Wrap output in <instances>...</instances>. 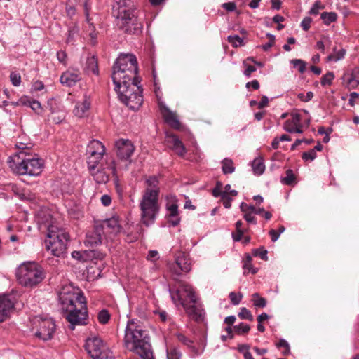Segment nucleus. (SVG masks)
<instances>
[{"label": "nucleus", "mask_w": 359, "mask_h": 359, "mask_svg": "<svg viewBox=\"0 0 359 359\" xmlns=\"http://www.w3.org/2000/svg\"><path fill=\"white\" fill-rule=\"evenodd\" d=\"M59 300L70 330H74L76 325L87 324L86 299L79 288L72 285L63 287L59 292Z\"/></svg>", "instance_id": "f257e3e1"}, {"label": "nucleus", "mask_w": 359, "mask_h": 359, "mask_svg": "<svg viewBox=\"0 0 359 359\" xmlns=\"http://www.w3.org/2000/svg\"><path fill=\"white\" fill-rule=\"evenodd\" d=\"M149 340V331L142 322L134 319L128 322L123 340L128 350L140 355L142 359H154Z\"/></svg>", "instance_id": "f03ea898"}, {"label": "nucleus", "mask_w": 359, "mask_h": 359, "mask_svg": "<svg viewBox=\"0 0 359 359\" xmlns=\"http://www.w3.org/2000/svg\"><path fill=\"white\" fill-rule=\"evenodd\" d=\"M138 72L137 61L133 54H121L113 66L111 79L114 89L121 88L123 81L132 82L135 85L140 83L137 76Z\"/></svg>", "instance_id": "7ed1b4c3"}, {"label": "nucleus", "mask_w": 359, "mask_h": 359, "mask_svg": "<svg viewBox=\"0 0 359 359\" xmlns=\"http://www.w3.org/2000/svg\"><path fill=\"white\" fill-rule=\"evenodd\" d=\"M116 18L118 28L129 34H139L142 32V22L138 18L137 11L130 0H121Z\"/></svg>", "instance_id": "20e7f679"}, {"label": "nucleus", "mask_w": 359, "mask_h": 359, "mask_svg": "<svg viewBox=\"0 0 359 359\" xmlns=\"http://www.w3.org/2000/svg\"><path fill=\"white\" fill-rule=\"evenodd\" d=\"M159 191L146 189L140 203L141 222L146 226L154 223L160 210Z\"/></svg>", "instance_id": "39448f33"}, {"label": "nucleus", "mask_w": 359, "mask_h": 359, "mask_svg": "<svg viewBox=\"0 0 359 359\" xmlns=\"http://www.w3.org/2000/svg\"><path fill=\"white\" fill-rule=\"evenodd\" d=\"M46 249L55 257L63 256L69 243V235L65 230L57 226L50 225L48 228V239L46 240Z\"/></svg>", "instance_id": "423d86ee"}, {"label": "nucleus", "mask_w": 359, "mask_h": 359, "mask_svg": "<svg viewBox=\"0 0 359 359\" xmlns=\"http://www.w3.org/2000/svg\"><path fill=\"white\" fill-rule=\"evenodd\" d=\"M19 283L25 287H33L45 278L42 268L35 262L22 264L16 271Z\"/></svg>", "instance_id": "0eeeda50"}, {"label": "nucleus", "mask_w": 359, "mask_h": 359, "mask_svg": "<svg viewBox=\"0 0 359 359\" xmlns=\"http://www.w3.org/2000/svg\"><path fill=\"white\" fill-rule=\"evenodd\" d=\"M118 93L120 100L133 110H137L143 103L142 88L139 83L123 81L121 88L115 90Z\"/></svg>", "instance_id": "6e6552de"}, {"label": "nucleus", "mask_w": 359, "mask_h": 359, "mask_svg": "<svg viewBox=\"0 0 359 359\" xmlns=\"http://www.w3.org/2000/svg\"><path fill=\"white\" fill-rule=\"evenodd\" d=\"M18 159L20 162L17 163L16 170L19 175H29L31 176H37L43 168V161L41 158H36L32 155H27L25 152L20 151Z\"/></svg>", "instance_id": "1a4fd4ad"}, {"label": "nucleus", "mask_w": 359, "mask_h": 359, "mask_svg": "<svg viewBox=\"0 0 359 359\" xmlns=\"http://www.w3.org/2000/svg\"><path fill=\"white\" fill-rule=\"evenodd\" d=\"M85 348L92 359H115L112 351L100 337H88Z\"/></svg>", "instance_id": "9d476101"}, {"label": "nucleus", "mask_w": 359, "mask_h": 359, "mask_svg": "<svg viewBox=\"0 0 359 359\" xmlns=\"http://www.w3.org/2000/svg\"><path fill=\"white\" fill-rule=\"evenodd\" d=\"M55 330L56 325L52 318L42 319L39 321L35 336L43 341H48L53 338Z\"/></svg>", "instance_id": "9b49d317"}, {"label": "nucleus", "mask_w": 359, "mask_h": 359, "mask_svg": "<svg viewBox=\"0 0 359 359\" xmlns=\"http://www.w3.org/2000/svg\"><path fill=\"white\" fill-rule=\"evenodd\" d=\"M117 157L122 161H128L126 165L131 163L130 157L135 151V147L132 142L128 139H120L115 142Z\"/></svg>", "instance_id": "f8f14e48"}, {"label": "nucleus", "mask_w": 359, "mask_h": 359, "mask_svg": "<svg viewBox=\"0 0 359 359\" xmlns=\"http://www.w3.org/2000/svg\"><path fill=\"white\" fill-rule=\"evenodd\" d=\"M171 298L174 302L176 301H179L180 304L184 305L185 299L184 298H187L190 300L191 303H196V294L193 290V288L191 285L187 284L181 285L179 288L174 292L172 290H170Z\"/></svg>", "instance_id": "ddd939ff"}, {"label": "nucleus", "mask_w": 359, "mask_h": 359, "mask_svg": "<svg viewBox=\"0 0 359 359\" xmlns=\"http://www.w3.org/2000/svg\"><path fill=\"white\" fill-rule=\"evenodd\" d=\"M107 166L102 169L96 168L95 170H89L91 175L93 177L95 181L97 184H105L109 180V174L107 173L105 170L108 169L111 170L113 175H116V167L115 161L111 160L109 163H107Z\"/></svg>", "instance_id": "4468645a"}, {"label": "nucleus", "mask_w": 359, "mask_h": 359, "mask_svg": "<svg viewBox=\"0 0 359 359\" xmlns=\"http://www.w3.org/2000/svg\"><path fill=\"white\" fill-rule=\"evenodd\" d=\"M176 266L170 268L175 274L180 275L181 272L187 273L191 271V266L189 255L184 252H178L175 257Z\"/></svg>", "instance_id": "2eb2a0df"}, {"label": "nucleus", "mask_w": 359, "mask_h": 359, "mask_svg": "<svg viewBox=\"0 0 359 359\" xmlns=\"http://www.w3.org/2000/svg\"><path fill=\"white\" fill-rule=\"evenodd\" d=\"M15 298L11 294L0 295V323L4 321L14 308Z\"/></svg>", "instance_id": "dca6fc26"}, {"label": "nucleus", "mask_w": 359, "mask_h": 359, "mask_svg": "<svg viewBox=\"0 0 359 359\" xmlns=\"http://www.w3.org/2000/svg\"><path fill=\"white\" fill-rule=\"evenodd\" d=\"M192 305H188L185 304L182 305L186 311L187 315L195 321H201L203 319L205 314L204 310L202 308V305L197 302L196 299V303H192Z\"/></svg>", "instance_id": "f3484780"}, {"label": "nucleus", "mask_w": 359, "mask_h": 359, "mask_svg": "<svg viewBox=\"0 0 359 359\" xmlns=\"http://www.w3.org/2000/svg\"><path fill=\"white\" fill-rule=\"evenodd\" d=\"M166 215L165 217L168 219L169 224L172 226H177L180 223V217H179L178 205L173 203H168L166 204Z\"/></svg>", "instance_id": "a211bd4d"}, {"label": "nucleus", "mask_w": 359, "mask_h": 359, "mask_svg": "<svg viewBox=\"0 0 359 359\" xmlns=\"http://www.w3.org/2000/svg\"><path fill=\"white\" fill-rule=\"evenodd\" d=\"M81 79L80 74L66 71L60 76V82L67 87L74 86Z\"/></svg>", "instance_id": "6ab92c4d"}, {"label": "nucleus", "mask_w": 359, "mask_h": 359, "mask_svg": "<svg viewBox=\"0 0 359 359\" xmlns=\"http://www.w3.org/2000/svg\"><path fill=\"white\" fill-rule=\"evenodd\" d=\"M165 121L172 128L180 129L181 124L175 113L171 111L168 108L165 107L162 111Z\"/></svg>", "instance_id": "aec40b11"}, {"label": "nucleus", "mask_w": 359, "mask_h": 359, "mask_svg": "<svg viewBox=\"0 0 359 359\" xmlns=\"http://www.w3.org/2000/svg\"><path fill=\"white\" fill-rule=\"evenodd\" d=\"M20 104H22V106L30 107L37 114H41L43 112L41 103L36 100L30 99L27 96L22 97L20 99Z\"/></svg>", "instance_id": "412c9836"}, {"label": "nucleus", "mask_w": 359, "mask_h": 359, "mask_svg": "<svg viewBox=\"0 0 359 359\" xmlns=\"http://www.w3.org/2000/svg\"><path fill=\"white\" fill-rule=\"evenodd\" d=\"M90 101L89 98L85 95L82 102H77L74 109V114L78 117H83L86 112L90 109Z\"/></svg>", "instance_id": "4be33fe9"}, {"label": "nucleus", "mask_w": 359, "mask_h": 359, "mask_svg": "<svg viewBox=\"0 0 359 359\" xmlns=\"http://www.w3.org/2000/svg\"><path fill=\"white\" fill-rule=\"evenodd\" d=\"M84 71L88 74L95 75L99 74L97 59L94 55H90L87 57Z\"/></svg>", "instance_id": "5701e85b"}, {"label": "nucleus", "mask_w": 359, "mask_h": 359, "mask_svg": "<svg viewBox=\"0 0 359 359\" xmlns=\"http://www.w3.org/2000/svg\"><path fill=\"white\" fill-rule=\"evenodd\" d=\"M88 154H104L105 147L102 143L97 140H93L89 142L87 147Z\"/></svg>", "instance_id": "b1692460"}, {"label": "nucleus", "mask_w": 359, "mask_h": 359, "mask_svg": "<svg viewBox=\"0 0 359 359\" xmlns=\"http://www.w3.org/2000/svg\"><path fill=\"white\" fill-rule=\"evenodd\" d=\"M85 243L90 247L97 246L102 243L101 233L97 231H93L86 235Z\"/></svg>", "instance_id": "393cba45"}, {"label": "nucleus", "mask_w": 359, "mask_h": 359, "mask_svg": "<svg viewBox=\"0 0 359 359\" xmlns=\"http://www.w3.org/2000/svg\"><path fill=\"white\" fill-rule=\"evenodd\" d=\"M175 336L177 340L187 346L195 355H198L201 353V351L192 345L193 341L190 339L187 338L184 334L178 332L175 334Z\"/></svg>", "instance_id": "a878e982"}, {"label": "nucleus", "mask_w": 359, "mask_h": 359, "mask_svg": "<svg viewBox=\"0 0 359 359\" xmlns=\"http://www.w3.org/2000/svg\"><path fill=\"white\" fill-rule=\"evenodd\" d=\"M104 154H88L87 164L89 170H94L97 168L100 161L102 160Z\"/></svg>", "instance_id": "bb28decb"}, {"label": "nucleus", "mask_w": 359, "mask_h": 359, "mask_svg": "<svg viewBox=\"0 0 359 359\" xmlns=\"http://www.w3.org/2000/svg\"><path fill=\"white\" fill-rule=\"evenodd\" d=\"M301 123V115L298 113H292L291 118L287 119L284 123V129L287 132L290 128L294 129V127L299 126Z\"/></svg>", "instance_id": "cd10ccee"}, {"label": "nucleus", "mask_w": 359, "mask_h": 359, "mask_svg": "<svg viewBox=\"0 0 359 359\" xmlns=\"http://www.w3.org/2000/svg\"><path fill=\"white\" fill-rule=\"evenodd\" d=\"M104 225L107 228L111 230V233H117L121 230V226L118 220L116 217L107 219L104 222Z\"/></svg>", "instance_id": "c85d7f7f"}, {"label": "nucleus", "mask_w": 359, "mask_h": 359, "mask_svg": "<svg viewBox=\"0 0 359 359\" xmlns=\"http://www.w3.org/2000/svg\"><path fill=\"white\" fill-rule=\"evenodd\" d=\"M240 209L242 212H248L250 214L261 215L264 212L263 208H256L253 205H248L244 202H242L240 205Z\"/></svg>", "instance_id": "c756f323"}, {"label": "nucleus", "mask_w": 359, "mask_h": 359, "mask_svg": "<svg viewBox=\"0 0 359 359\" xmlns=\"http://www.w3.org/2000/svg\"><path fill=\"white\" fill-rule=\"evenodd\" d=\"M252 168L255 175H260L265 170V165L263 159L261 158H255L252 163Z\"/></svg>", "instance_id": "7c9ffc66"}, {"label": "nucleus", "mask_w": 359, "mask_h": 359, "mask_svg": "<svg viewBox=\"0 0 359 359\" xmlns=\"http://www.w3.org/2000/svg\"><path fill=\"white\" fill-rule=\"evenodd\" d=\"M222 170L224 175L233 173L235 171V167L233 161L229 158H226L222 160Z\"/></svg>", "instance_id": "2f4dec72"}, {"label": "nucleus", "mask_w": 359, "mask_h": 359, "mask_svg": "<svg viewBox=\"0 0 359 359\" xmlns=\"http://www.w3.org/2000/svg\"><path fill=\"white\" fill-rule=\"evenodd\" d=\"M333 52L334 53L332 54H330L327 56V61L337 62L344 58L346 53L345 49L341 48L340 49L337 50V47L333 48Z\"/></svg>", "instance_id": "473e14b6"}, {"label": "nucleus", "mask_w": 359, "mask_h": 359, "mask_svg": "<svg viewBox=\"0 0 359 359\" xmlns=\"http://www.w3.org/2000/svg\"><path fill=\"white\" fill-rule=\"evenodd\" d=\"M79 27L76 25H74L69 27L67 43H73L76 38L79 36Z\"/></svg>", "instance_id": "72a5a7b5"}, {"label": "nucleus", "mask_w": 359, "mask_h": 359, "mask_svg": "<svg viewBox=\"0 0 359 359\" xmlns=\"http://www.w3.org/2000/svg\"><path fill=\"white\" fill-rule=\"evenodd\" d=\"M320 18L325 25H329L330 23L337 20V15L334 12H323L320 15Z\"/></svg>", "instance_id": "f704fd0d"}, {"label": "nucleus", "mask_w": 359, "mask_h": 359, "mask_svg": "<svg viewBox=\"0 0 359 359\" xmlns=\"http://www.w3.org/2000/svg\"><path fill=\"white\" fill-rule=\"evenodd\" d=\"M286 176L281 179V182L286 185H293L296 183V176L292 170L288 169L285 172Z\"/></svg>", "instance_id": "c9c22d12"}, {"label": "nucleus", "mask_w": 359, "mask_h": 359, "mask_svg": "<svg viewBox=\"0 0 359 359\" xmlns=\"http://www.w3.org/2000/svg\"><path fill=\"white\" fill-rule=\"evenodd\" d=\"M253 305L257 308H264L266 306V299L260 297L259 293H254L252 295Z\"/></svg>", "instance_id": "e433bc0d"}, {"label": "nucleus", "mask_w": 359, "mask_h": 359, "mask_svg": "<svg viewBox=\"0 0 359 359\" xmlns=\"http://www.w3.org/2000/svg\"><path fill=\"white\" fill-rule=\"evenodd\" d=\"M252 257L250 255H246L245 259L243 261V268L244 270H247L248 272H251L255 274L257 272V269L253 268L252 265Z\"/></svg>", "instance_id": "4c0bfd02"}, {"label": "nucleus", "mask_w": 359, "mask_h": 359, "mask_svg": "<svg viewBox=\"0 0 359 359\" xmlns=\"http://www.w3.org/2000/svg\"><path fill=\"white\" fill-rule=\"evenodd\" d=\"M228 41L235 48L243 46L245 45L243 39L238 35L229 36Z\"/></svg>", "instance_id": "58836bf2"}, {"label": "nucleus", "mask_w": 359, "mask_h": 359, "mask_svg": "<svg viewBox=\"0 0 359 359\" xmlns=\"http://www.w3.org/2000/svg\"><path fill=\"white\" fill-rule=\"evenodd\" d=\"M72 258L79 261L84 262L88 259V251H73L72 252Z\"/></svg>", "instance_id": "ea45409f"}, {"label": "nucleus", "mask_w": 359, "mask_h": 359, "mask_svg": "<svg viewBox=\"0 0 359 359\" xmlns=\"http://www.w3.org/2000/svg\"><path fill=\"white\" fill-rule=\"evenodd\" d=\"M233 328L235 332L238 335L247 334L250 330V325L245 324L244 323H241L239 325L234 326Z\"/></svg>", "instance_id": "a19ab883"}, {"label": "nucleus", "mask_w": 359, "mask_h": 359, "mask_svg": "<svg viewBox=\"0 0 359 359\" xmlns=\"http://www.w3.org/2000/svg\"><path fill=\"white\" fill-rule=\"evenodd\" d=\"M267 253H268V251L266 249H264V247L253 249L252 251V254L253 256L259 257L262 260H264V261L268 260Z\"/></svg>", "instance_id": "79ce46f5"}, {"label": "nucleus", "mask_w": 359, "mask_h": 359, "mask_svg": "<svg viewBox=\"0 0 359 359\" xmlns=\"http://www.w3.org/2000/svg\"><path fill=\"white\" fill-rule=\"evenodd\" d=\"M238 316L242 320H248L250 321H252L254 320L251 312L245 307L241 308Z\"/></svg>", "instance_id": "37998d69"}, {"label": "nucleus", "mask_w": 359, "mask_h": 359, "mask_svg": "<svg viewBox=\"0 0 359 359\" xmlns=\"http://www.w3.org/2000/svg\"><path fill=\"white\" fill-rule=\"evenodd\" d=\"M334 78V74L332 72H329L321 78L320 83L323 86H330L332 83V81Z\"/></svg>", "instance_id": "c03bdc74"}, {"label": "nucleus", "mask_w": 359, "mask_h": 359, "mask_svg": "<svg viewBox=\"0 0 359 359\" xmlns=\"http://www.w3.org/2000/svg\"><path fill=\"white\" fill-rule=\"evenodd\" d=\"M97 318L101 324H106L110 319V314L107 310L102 309L99 312Z\"/></svg>", "instance_id": "a18cd8bd"}, {"label": "nucleus", "mask_w": 359, "mask_h": 359, "mask_svg": "<svg viewBox=\"0 0 359 359\" xmlns=\"http://www.w3.org/2000/svg\"><path fill=\"white\" fill-rule=\"evenodd\" d=\"M148 187L147 189H156L159 191L158 187L159 182L156 176L149 177L146 181Z\"/></svg>", "instance_id": "49530a36"}, {"label": "nucleus", "mask_w": 359, "mask_h": 359, "mask_svg": "<svg viewBox=\"0 0 359 359\" xmlns=\"http://www.w3.org/2000/svg\"><path fill=\"white\" fill-rule=\"evenodd\" d=\"M182 353L177 348H172L167 351V359H181Z\"/></svg>", "instance_id": "de8ad7c7"}, {"label": "nucleus", "mask_w": 359, "mask_h": 359, "mask_svg": "<svg viewBox=\"0 0 359 359\" xmlns=\"http://www.w3.org/2000/svg\"><path fill=\"white\" fill-rule=\"evenodd\" d=\"M291 63L294 67L298 68L300 73H304L306 70V62L300 59H294L291 61Z\"/></svg>", "instance_id": "09e8293b"}, {"label": "nucleus", "mask_w": 359, "mask_h": 359, "mask_svg": "<svg viewBox=\"0 0 359 359\" xmlns=\"http://www.w3.org/2000/svg\"><path fill=\"white\" fill-rule=\"evenodd\" d=\"M243 297V294L241 292L236 294L234 292H230L229 295V297L233 305H238L241 302Z\"/></svg>", "instance_id": "8fccbe9b"}, {"label": "nucleus", "mask_w": 359, "mask_h": 359, "mask_svg": "<svg viewBox=\"0 0 359 359\" xmlns=\"http://www.w3.org/2000/svg\"><path fill=\"white\" fill-rule=\"evenodd\" d=\"M166 138V141L171 148L174 147L177 144L181 142L178 137L174 134H167Z\"/></svg>", "instance_id": "3c124183"}, {"label": "nucleus", "mask_w": 359, "mask_h": 359, "mask_svg": "<svg viewBox=\"0 0 359 359\" xmlns=\"http://www.w3.org/2000/svg\"><path fill=\"white\" fill-rule=\"evenodd\" d=\"M316 152L314 149H310L308 151L304 152L302 154V158L305 161H313L316 158Z\"/></svg>", "instance_id": "603ef678"}, {"label": "nucleus", "mask_w": 359, "mask_h": 359, "mask_svg": "<svg viewBox=\"0 0 359 359\" xmlns=\"http://www.w3.org/2000/svg\"><path fill=\"white\" fill-rule=\"evenodd\" d=\"M324 5H323L320 1H316L310 9L309 13L310 15H317L319 13V10L324 9Z\"/></svg>", "instance_id": "864d4df0"}, {"label": "nucleus", "mask_w": 359, "mask_h": 359, "mask_svg": "<svg viewBox=\"0 0 359 359\" xmlns=\"http://www.w3.org/2000/svg\"><path fill=\"white\" fill-rule=\"evenodd\" d=\"M243 65L245 68V70L243 71V74L248 78H249L251 76L252 73L255 72L257 70L255 66L248 64L246 61H243Z\"/></svg>", "instance_id": "5fc2aeb1"}, {"label": "nucleus", "mask_w": 359, "mask_h": 359, "mask_svg": "<svg viewBox=\"0 0 359 359\" xmlns=\"http://www.w3.org/2000/svg\"><path fill=\"white\" fill-rule=\"evenodd\" d=\"M10 79L14 86H19L21 83V76L19 73L15 72H11Z\"/></svg>", "instance_id": "6e6d98bb"}, {"label": "nucleus", "mask_w": 359, "mask_h": 359, "mask_svg": "<svg viewBox=\"0 0 359 359\" xmlns=\"http://www.w3.org/2000/svg\"><path fill=\"white\" fill-rule=\"evenodd\" d=\"M172 149L180 156H184L187 151L186 148L182 141L177 144V145H175L174 147H172Z\"/></svg>", "instance_id": "4d7b16f0"}, {"label": "nucleus", "mask_w": 359, "mask_h": 359, "mask_svg": "<svg viewBox=\"0 0 359 359\" xmlns=\"http://www.w3.org/2000/svg\"><path fill=\"white\" fill-rule=\"evenodd\" d=\"M222 183L219 181H217V183H216V186L215 187L212 189V195L215 196V197H219V196H222V194L224 193L222 191Z\"/></svg>", "instance_id": "13d9d810"}, {"label": "nucleus", "mask_w": 359, "mask_h": 359, "mask_svg": "<svg viewBox=\"0 0 359 359\" xmlns=\"http://www.w3.org/2000/svg\"><path fill=\"white\" fill-rule=\"evenodd\" d=\"M277 347L278 348H284L285 350L283 351V354L285 355H287L290 353V346H289V344L287 342L286 340L285 339H280L278 343L277 344Z\"/></svg>", "instance_id": "bf43d9fd"}, {"label": "nucleus", "mask_w": 359, "mask_h": 359, "mask_svg": "<svg viewBox=\"0 0 359 359\" xmlns=\"http://www.w3.org/2000/svg\"><path fill=\"white\" fill-rule=\"evenodd\" d=\"M221 198L222 200L224 207L226 209L230 208L231 206L232 198L226 194V192H224L222 194Z\"/></svg>", "instance_id": "052dcab7"}, {"label": "nucleus", "mask_w": 359, "mask_h": 359, "mask_svg": "<svg viewBox=\"0 0 359 359\" xmlns=\"http://www.w3.org/2000/svg\"><path fill=\"white\" fill-rule=\"evenodd\" d=\"M311 22L312 19L310 17H305L301 22V27L303 30L308 31L311 27Z\"/></svg>", "instance_id": "680f3d73"}, {"label": "nucleus", "mask_w": 359, "mask_h": 359, "mask_svg": "<svg viewBox=\"0 0 359 359\" xmlns=\"http://www.w3.org/2000/svg\"><path fill=\"white\" fill-rule=\"evenodd\" d=\"M297 97L300 100L303 102H309L313 98V93L311 91H309L306 95L304 93H299L298 94Z\"/></svg>", "instance_id": "e2e57ef3"}, {"label": "nucleus", "mask_w": 359, "mask_h": 359, "mask_svg": "<svg viewBox=\"0 0 359 359\" xmlns=\"http://www.w3.org/2000/svg\"><path fill=\"white\" fill-rule=\"evenodd\" d=\"M243 218L246 220L248 223L256 224H257V219L255 216L252 215V214H250V212H243Z\"/></svg>", "instance_id": "0e129e2a"}, {"label": "nucleus", "mask_w": 359, "mask_h": 359, "mask_svg": "<svg viewBox=\"0 0 359 359\" xmlns=\"http://www.w3.org/2000/svg\"><path fill=\"white\" fill-rule=\"evenodd\" d=\"M136 233L133 236V238L130 239V242L137 240L139 237L142 234L143 229L141 225L137 224L136 226Z\"/></svg>", "instance_id": "69168bd1"}, {"label": "nucleus", "mask_w": 359, "mask_h": 359, "mask_svg": "<svg viewBox=\"0 0 359 359\" xmlns=\"http://www.w3.org/2000/svg\"><path fill=\"white\" fill-rule=\"evenodd\" d=\"M44 88V85L41 81H36L32 85V90L34 91H40Z\"/></svg>", "instance_id": "338daca9"}, {"label": "nucleus", "mask_w": 359, "mask_h": 359, "mask_svg": "<svg viewBox=\"0 0 359 359\" xmlns=\"http://www.w3.org/2000/svg\"><path fill=\"white\" fill-rule=\"evenodd\" d=\"M222 7L225 8L227 11H234L236 9V4L233 2L224 3L222 5Z\"/></svg>", "instance_id": "774afa93"}]
</instances>
